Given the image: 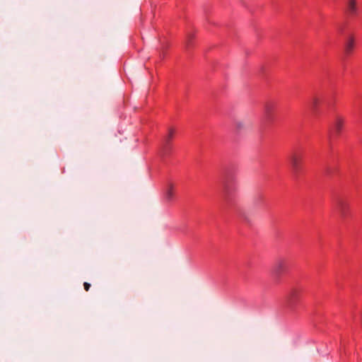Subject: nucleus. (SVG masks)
<instances>
[{
  "label": "nucleus",
  "mask_w": 362,
  "mask_h": 362,
  "mask_svg": "<svg viewBox=\"0 0 362 362\" xmlns=\"http://www.w3.org/2000/svg\"><path fill=\"white\" fill-rule=\"evenodd\" d=\"M173 197H174L173 187L172 185H170L164 194V199L165 202H169L173 200Z\"/></svg>",
  "instance_id": "obj_5"
},
{
  "label": "nucleus",
  "mask_w": 362,
  "mask_h": 362,
  "mask_svg": "<svg viewBox=\"0 0 362 362\" xmlns=\"http://www.w3.org/2000/svg\"><path fill=\"white\" fill-rule=\"evenodd\" d=\"M358 0H346L344 3V16L349 21L356 18L359 13Z\"/></svg>",
  "instance_id": "obj_2"
},
{
  "label": "nucleus",
  "mask_w": 362,
  "mask_h": 362,
  "mask_svg": "<svg viewBox=\"0 0 362 362\" xmlns=\"http://www.w3.org/2000/svg\"><path fill=\"white\" fill-rule=\"evenodd\" d=\"M292 168L295 173H298L300 167L301 158L297 154H293L290 158Z\"/></svg>",
  "instance_id": "obj_4"
},
{
  "label": "nucleus",
  "mask_w": 362,
  "mask_h": 362,
  "mask_svg": "<svg viewBox=\"0 0 362 362\" xmlns=\"http://www.w3.org/2000/svg\"><path fill=\"white\" fill-rule=\"evenodd\" d=\"M319 103L320 99L317 97H313L311 98L310 102V106L313 112H315L317 110Z\"/></svg>",
  "instance_id": "obj_6"
},
{
  "label": "nucleus",
  "mask_w": 362,
  "mask_h": 362,
  "mask_svg": "<svg viewBox=\"0 0 362 362\" xmlns=\"http://www.w3.org/2000/svg\"><path fill=\"white\" fill-rule=\"evenodd\" d=\"M234 127L237 132H240L245 129V123L240 120H236L234 122Z\"/></svg>",
  "instance_id": "obj_7"
},
{
  "label": "nucleus",
  "mask_w": 362,
  "mask_h": 362,
  "mask_svg": "<svg viewBox=\"0 0 362 362\" xmlns=\"http://www.w3.org/2000/svg\"><path fill=\"white\" fill-rule=\"evenodd\" d=\"M356 46V37L353 33H348L344 36L343 43V57L349 58L355 50Z\"/></svg>",
  "instance_id": "obj_1"
},
{
  "label": "nucleus",
  "mask_w": 362,
  "mask_h": 362,
  "mask_svg": "<svg viewBox=\"0 0 362 362\" xmlns=\"http://www.w3.org/2000/svg\"><path fill=\"white\" fill-rule=\"evenodd\" d=\"M83 286H84V288L86 291H88L90 287V284L89 283H87V282H85L83 284Z\"/></svg>",
  "instance_id": "obj_12"
},
{
  "label": "nucleus",
  "mask_w": 362,
  "mask_h": 362,
  "mask_svg": "<svg viewBox=\"0 0 362 362\" xmlns=\"http://www.w3.org/2000/svg\"><path fill=\"white\" fill-rule=\"evenodd\" d=\"M298 290L296 288H292L289 293V296L291 298H295L297 296Z\"/></svg>",
  "instance_id": "obj_9"
},
{
  "label": "nucleus",
  "mask_w": 362,
  "mask_h": 362,
  "mask_svg": "<svg viewBox=\"0 0 362 362\" xmlns=\"http://www.w3.org/2000/svg\"><path fill=\"white\" fill-rule=\"evenodd\" d=\"M287 261L285 259L279 258L274 263L273 272L276 275H280L287 270Z\"/></svg>",
  "instance_id": "obj_3"
},
{
  "label": "nucleus",
  "mask_w": 362,
  "mask_h": 362,
  "mask_svg": "<svg viewBox=\"0 0 362 362\" xmlns=\"http://www.w3.org/2000/svg\"><path fill=\"white\" fill-rule=\"evenodd\" d=\"M273 108V105L272 103H268L265 105V112H267V114L269 115L272 111Z\"/></svg>",
  "instance_id": "obj_8"
},
{
  "label": "nucleus",
  "mask_w": 362,
  "mask_h": 362,
  "mask_svg": "<svg viewBox=\"0 0 362 362\" xmlns=\"http://www.w3.org/2000/svg\"><path fill=\"white\" fill-rule=\"evenodd\" d=\"M173 134H174V130H173V129H170L169 130L168 134V136H167V137H166V139H166V142H167V143H168L170 139H173Z\"/></svg>",
  "instance_id": "obj_10"
},
{
  "label": "nucleus",
  "mask_w": 362,
  "mask_h": 362,
  "mask_svg": "<svg viewBox=\"0 0 362 362\" xmlns=\"http://www.w3.org/2000/svg\"><path fill=\"white\" fill-rule=\"evenodd\" d=\"M224 192L226 195H229L230 194V189L228 185L224 187Z\"/></svg>",
  "instance_id": "obj_11"
}]
</instances>
